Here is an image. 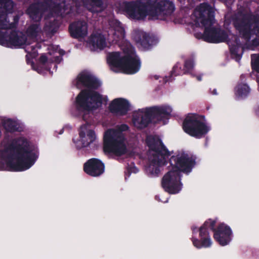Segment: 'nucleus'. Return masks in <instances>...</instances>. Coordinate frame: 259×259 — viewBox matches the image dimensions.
<instances>
[{
	"label": "nucleus",
	"mask_w": 259,
	"mask_h": 259,
	"mask_svg": "<svg viewBox=\"0 0 259 259\" xmlns=\"http://www.w3.org/2000/svg\"><path fill=\"white\" fill-rule=\"evenodd\" d=\"M59 54L62 56L65 54V51L63 50H60L59 51Z\"/></svg>",
	"instance_id": "obj_34"
},
{
	"label": "nucleus",
	"mask_w": 259,
	"mask_h": 259,
	"mask_svg": "<svg viewBox=\"0 0 259 259\" xmlns=\"http://www.w3.org/2000/svg\"><path fill=\"white\" fill-rule=\"evenodd\" d=\"M232 55L235 56L237 60H240L243 52L244 47L238 37L235 38V44L230 49Z\"/></svg>",
	"instance_id": "obj_26"
},
{
	"label": "nucleus",
	"mask_w": 259,
	"mask_h": 259,
	"mask_svg": "<svg viewBox=\"0 0 259 259\" xmlns=\"http://www.w3.org/2000/svg\"><path fill=\"white\" fill-rule=\"evenodd\" d=\"M4 127L9 133L21 131L18 123L11 119H8L4 122Z\"/></svg>",
	"instance_id": "obj_27"
},
{
	"label": "nucleus",
	"mask_w": 259,
	"mask_h": 259,
	"mask_svg": "<svg viewBox=\"0 0 259 259\" xmlns=\"http://www.w3.org/2000/svg\"><path fill=\"white\" fill-rule=\"evenodd\" d=\"M181 177L179 170H175L172 168L165 174L161 181L164 190L170 194L178 193L182 188Z\"/></svg>",
	"instance_id": "obj_13"
},
{
	"label": "nucleus",
	"mask_w": 259,
	"mask_h": 259,
	"mask_svg": "<svg viewBox=\"0 0 259 259\" xmlns=\"http://www.w3.org/2000/svg\"><path fill=\"white\" fill-rule=\"evenodd\" d=\"M27 38L25 35L15 30H0V45L13 48L18 47L25 44Z\"/></svg>",
	"instance_id": "obj_11"
},
{
	"label": "nucleus",
	"mask_w": 259,
	"mask_h": 259,
	"mask_svg": "<svg viewBox=\"0 0 259 259\" xmlns=\"http://www.w3.org/2000/svg\"><path fill=\"white\" fill-rule=\"evenodd\" d=\"M83 170L91 177H99L105 171V165L101 160L92 158L84 163Z\"/></svg>",
	"instance_id": "obj_16"
},
{
	"label": "nucleus",
	"mask_w": 259,
	"mask_h": 259,
	"mask_svg": "<svg viewBox=\"0 0 259 259\" xmlns=\"http://www.w3.org/2000/svg\"><path fill=\"white\" fill-rule=\"evenodd\" d=\"M252 21L251 23L249 20L242 18L235 21L234 25L246 42L250 41L252 34L255 35L256 37L251 40V45L256 47L259 46V15L253 16Z\"/></svg>",
	"instance_id": "obj_8"
},
{
	"label": "nucleus",
	"mask_w": 259,
	"mask_h": 259,
	"mask_svg": "<svg viewBox=\"0 0 259 259\" xmlns=\"http://www.w3.org/2000/svg\"><path fill=\"white\" fill-rule=\"evenodd\" d=\"M140 42L141 45L145 49H149L153 45L157 43V39L154 36L144 33L140 38Z\"/></svg>",
	"instance_id": "obj_25"
},
{
	"label": "nucleus",
	"mask_w": 259,
	"mask_h": 259,
	"mask_svg": "<svg viewBox=\"0 0 259 259\" xmlns=\"http://www.w3.org/2000/svg\"><path fill=\"white\" fill-rule=\"evenodd\" d=\"M14 8V3L12 0H0V13L5 14L4 19H6V29H11L16 28L19 20V17L16 15L13 17V22L10 23L8 21V17L7 14L13 12Z\"/></svg>",
	"instance_id": "obj_18"
},
{
	"label": "nucleus",
	"mask_w": 259,
	"mask_h": 259,
	"mask_svg": "<svg viewBox=\"0 0 259 259\" xmlns=\"http://www.w3.org/2000/svg\"><path fill=\"white\" fill-rule=\"evenodd\" d=\"M40 29L39 24L36 23L32 24L28 26L26 33L28 37L30 38H36L38 35Z\"/></svg>",
	"instance_id": "obj_29"
},
{
	"label": "nucleus",
	"mask_w": 259,
	"mask_h": 259,
	"mask_svg": "<svg viewBox=\"0 0 259 259\" xmlns=\"http://www.w3.org/2000/svg\"><path fill=\"white\" fill-rule=\"evenodd\" d=\"M87 125H82L80 127L79 136L81 139V146L79 148L89 147L91 144L93 143L96 139V135L94 131L90 130L87 131V137H85V130Z\"/></svg>",
	"instance_id": "obj_21"
},
{
	"label": "nucleus",
	"mask_w": 259,
	"mask_h": 259,
	"mask_svg": "<svg viewBox=\"0 0 259 259\" xmlns=\"http://www.w3.org/2000/svg\"><path fill=\"white\" fill-rule=\"evenodd\" d=\"M154 78H155V79H156V80H157V79H158L159 78L158 76H157V75H155V76H154Z\"/></svg>",
	"instance_id": "obj_37"
},
{
	"label": "nucleus",
	"mask_w": 259,
	"mask_h": 259,
	"mask_svg": "<svg viewBox=\"0 0 259 259\" xmlns=\"http://www.w3.org/2000/svg\"><path fill=\"white\" fill-rule=\"evenodd\" d=\"M197 79L198 80H201V77H197Z\"/></svg>",
	"instance_id": "obj_38"
},
{
	"label": "nucleus",
	"mask_w": 259,
	"mask_h": 259,
	"mask_svg": "<svg viewBox=\"0 0 259 259\" xmlns=\"http://www.w3.org/2000/svg\"><path fill=\"white\" fill-rule=\"evenodd\" d=\"M211 94L212 95H217L218 94L217 92V90L216 89H213V91L211 92Z\"/></svg>",
	"instance_id": "obj_33"
},
{
	"label": "nucleus",
	"mask_w": 259,
	"mask_h": 259,
	"mask_svg": "<svg viewBox=\"0 0 259 259\" xmlns=\"http://www.w3.org/2000/svg\"><path fill=\"white\" fill-rule=\"evenodd\" d=\"M124 59V56H121L120 52H113L108 54L107 61L110 66L121 69Z\"/></svg>",
	"instance_id": "obj_23"
},
{
	"label": "nucleus",
	"mask_w": 259,
	"mask_h": 259,
	"mask_svg": "<svg viewBox=\"0 0 259 259\" xmlns=\"http://www.w3.org/2000/svg\"><path fill=\"white\" fill-rule=\"evenodd\" d=\"M169 162L173 169L180 171V175L182 172H190L196 164L194 158L185 153L171 156Z\"/></svg>",
	"instance_id": "obj_12"
},
{
	"label": "nucleus",
	"mask_w": 259,
	"mask_h": 259,
	"mask_svg": "<svg viewBox=\"0 0 259 259\" xmlns=\"http://www.w3.org/2000/svg\"><path fill=\"white\" fill-rule=\"evenodd\" d=\"M84 7L90 12L98 13L102 12L105 7L103 0H81Z\"/></svg>",
	"instance_id": "obj_22"
},
{
	"label": "nucleus",
	"mask_w": 259,
	"mask_h": 259,
	"mask_svg": "<svg viewBox=\"0 0 259 259\" xmlns=\"http://www.w3.org/2000/svg\"><path fill=\"white\" fill-rule=\"evenodd\" d=\"M68 30L73 38L84 37L88 33V26L84 21H75L69 24Z\"/></svg>",
	"instance_id": "obj_20"
},
{
	"label": "nucleus",
	"mask_w": 259,
	"mask_h": 259,
	"mask_svg": "<svg viewBox=\"0 0 259 259\" xmlns=\"http://www.w3.org/2000/svg\"><path fill=\"white\" fill-rule=\"evenodd\" d=\"M91 44L94 48L103 50L106 46V39L101 33L92 35L90 39Z\"/></svg>",
	"instance_id": "obj_24"
},
{
	"label": "nucleus",
	"mask_w": 259,
	"mask_h": 259,
	"mask_svg": "<svg viewBox=\"0 0 259 259\" xmlns=\"http://www.w3.org/2000/svg\"><path fill=\"white\" fill-rule=\"evenodd\" d=\"M2 155L6 162L7 168L11 171H22L29 169L38 158L29 142L22 137L15 139L6 145Z\"/></svg>",
	"instance_id": "obj_1"
},
{
	"label": "nucleus",
	"mask_w": 259,
	"mask_h": 259,
	"mask_svg": "<svg viewBox=\"0 0 259 259\" xmlns=\"http://www.w3.org/2000/svg\"><path fill=\"white\" fill-rule=\"evenodd\" d=\"M217 220L207 219L199 229L200 239L192 237L193 244L197 248H208L211 246L212 241L209 230L213 232L214 240L221 245L225 246L231 240L232 230L229 226L224 223H220L217 228Z\"/></svg>",
	"instance_id": "obj_4"
},
{
	"label": "nucleus",
	"mask_w": 259,
	"mask_h": 259,
	"mask_svg": "<svg viewBox=\"0 0 259 259\" xmlns=\"http://www.w3.org/2000/svg\"><path fill=\"white\" fill-rule=\"evenodd\" d=\"M183 129L185 133L196 138L204 137L210 130L209 126L198 119L196 114H188L183 122Z\"/></svg>",
	"instance_id": "obj_9"
},
{
	"label": "nucleus",
	"mask_w": 259,
	"mask_h": 259,
	"mask_svg": "<svg viewBox=\"0 0 259 259\" xmlns=\"http://www.w3.org/2000/svg\"><path fill=\"white\" fill-rule=\"evenodd\" d=\"M171 112L172 109L167 105L147 108L143 114L133 117V123L139 129L146 128L153 120H156L158 122L162 121L165 124L166 120L169 119Z\"/></svg>",
	"instance_id": "obj_7"
},
{
	"label": "nucleus",
	"mask_w": 259,
	"mask_h": 259,
	"mask_svg": "<svg viewBox=\"0 0 259 259\" xmlns=\"http://www.w3.org/2000/svg\"><path fill=\"white\" fill-rule=\"evenodd\" d=\"M134 48L131 49V54L124 55V61H123L121 69L124 72L128 74H133L137 73L140 68L141 62L139 58L136 55H132L134 54Z\"/></svg>",
	"instance_id": "obj_15"
},
{
	"label": "nucleus",
	"mask_w": 259,
	"mask_h": 259,
	"mask_svg": "<svg viewBox=\"0 0 259 259\" xmlns=\"http://www.w3.org/2000/svg\"><path fill=\"white\" fill-rule=\"evenodd\" d=\"M101 85L100 81L94 76L86 73H79L76 78V85L84 87L88 89L82 90L76 96L75 101L76 110L80 113H83L82 119L87 121L89 112L97 109L101 106L103 101H106L107 97L102 96L96 91Z\"/></svg>",
	"instance_id": "obj_2"
},
{
	"label": "nucleus",
	"mask_w": 259,
	"mask_h": 259,
	"mask_svg": "<svg viewBox=\"0 0 259 259\" xmlns=\"http://www.w3.org/2000/svg\"><path fill=\"white\" fill-rule=\"evenodd\" d=\"M252 56H251V59L253 60ZM252 68L253 70H255L257 72L259 73V55L254 59L253 62H251Z\"/></svg>",
	"instance_id": "obj_30"
},
{
	"label": "nucleus",
	"mask_w": 259,
	"mask_h": 259,
	"mask_svg": "<svg viewBox=\"0 0 259 259\" xmlns=\"http://www.w3.org/2000/svg\"><path fill=\"white\" fill-rule=\"evenodd\" d=\"M62 58H60V57H57L56 58H55V61L57 62H60V60H61Z\"/></svg>",
	"instance_id": "obj_35"
},
{
	"label": "nucleus",
	"mask_w": 259,
	"mask_h": 259,
	"mask_svg": "<svg viewBox=\"0 0 259 259\" xmlns=\"http://www.w3.org/2000/svg\"><path fill=\"white\" fill-rule=\"evenodd\" d=\"M39 61L41 64H45L48 61L47 56L45 54L41 55L39 58Z\"/></svg>",
	"instance_id": "obj_32"
},
{
	"label": "nucleus",
	"mask_w": 259,
	"mask_h": 259,
	"mask_svg": "<svg viewBox=\"0 0 259 259\" xmlns=\"http://www.w3.org/2000/svg\"><path fill=\"white\" fill-rule=\"evenodd\" d=\"M131 105L126 99L116 98L113 100L109 105L110 112L117 116L126 115L130 110Z\"/></svg>",
	"instance_id": "obj_17"
},
{
	"label": "nucleus",
	"mask_w": 259,
	"mask_h": 259,
	"mask_svg": "<svg viewBox=\"0 0 259 259\" xmlns=\"http://www.w3.org/2000/svg\"><path fill=\"white\" fill-rule=\"evenodd\" d=\"M146 143L149 149L154 152L149 158L148 170L151 174L157 176L160 171V167L167 163L170 153L158 138L149 137L147 138Z\"/></svg>",
	"instance_id": "obj_6"
},
{
	"label": "nucleus",
	"mask_w": 259,
	"mask_h": 259,
	"mask_svg": "<svg viewBox=\"0 0 259 259\" xmlns=\"http://www.w3.org/2000/svg\"><path fill=\"white\" fill-rule=\"evenodd\" d=\"M196 23L204 27L202 39L209 43L218 44L228 41V33L219 27H211L214 23V12L210 5L201 4L194 11Z\"/></svg>",
	"instance_id": "obj_3"
},
{
	"label": "nucleus",
	"mask_w": 259,
	"mask_h": 259,
	"mask_svg": "<svg viewBox=\"0 0 259 259\" xmlns=\"http://www.w3.org/2000/svg\"><path fill=\"white\" fill-rule=\"evenodd\" d=\"M63 132H64V129H63V128H62V129H61V130H60V132H59V134H62L63 133Z\"/></svg>",
	"instance_id": "obj_36"
},
{
	"label": "nucleus",
	"mask_w": 259,
	"mask_h": 259,
	"mask_svg": "<svg viewBox=\"0 0 259 259\" xmlns=\"http://www.w3.org/2000/svg\"><path fill=\"white\" fill-rule=\"evenodd\" d=\"M195 66L194 60L193 58H190L185 60L184 65V69H182L181 64L177 63L172 68L171 71L170 76L165 77V82L172 81V76L180 75L183 74L190 73L192 71Z\"/></svg>",
	"instance_id": "obj_19"
},
{
	"label": "nucleus",
	"mask_w": 259,
	"mask_h": 259,
	"mask_svg": "<svg viewBox=\"0 0 259 259\" xmlns=\"http://www.w3.org/2000/svg\"><path fill=\"white\" fill-rule=\"evenodd\" d=\"M150 1L144 3L140 1L124 2L122 9L130 18L135 20H144L149 16Z\"/></svg>",
	"instance_id": "obj_10"
},
{
	"label": "nucleus",
	"mask_w": 259,
	"mask_h": 259,
	"mask_svg": "<svg viewBox=\"0 0 259 259\" xmlns=\"http://www.w3.org/2000/svg\"><path fill=\"white\" fill-rule=\"evenodd\" d=\"M6 19H4V17H2V15H0V30H6L7 25L6 23Z\"/></svg>",
	"instance_id": "obj_31"
},
{
	"label": "nucleus",
	"mask_w": 259,
	"mask_h": 259,
	"mask_svg": "<svg viewBox=\"0 0 259 259\" xmlns=\"http://www.w3.org/2000/svg\"><path fill=\"white\" fill-rule=\"evenodd\" d=\"M52 3V0H43L33 3L29 6L26 13L32 20L39 22L44 14L51 8Z\"/></svg>",
	"instance_id": "obj_14"
},
{
	"label": "nucleus",
	"mask_w": 259,
	"mask_h": 259,
	"mask_svg": "<svg viewBox=\"0 0 259 259\" xmlns=\"http://www.w3.org/2000/svg\"><path fill=\"white\" fill-rule=\"evenodd\" d=\"M250 92V88L247 84H239L236 87V95L241 97H246Z\"/></svg>",
	"instance_id": "obj_28"
},
{
	"label": "nucleus",
	"mask_w": 259,
	"mask_h": 259,
	"mask_svg": "<svg viewBox=\"0 0 259 259\" xmlns=\"http://www.w3.org/2000/svg\"><path fill=\"white\" fill-rule=\"evenodd\" d=\"M128 129L127 124H122L117 129H109L106 131L103 138L104 151L118 156L125 154L127 148L124 143L125 138L123 132L127 131Z\"/></svg>",
	"instance_id": "obj_5"
}]
</instances>
